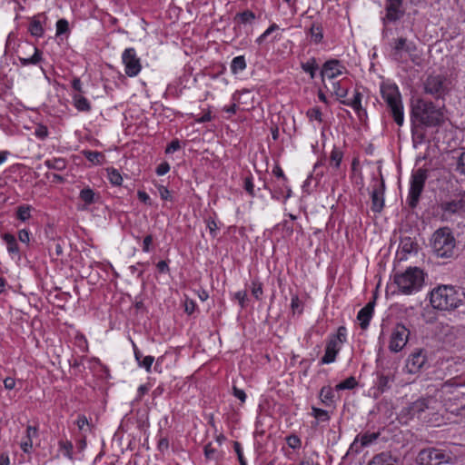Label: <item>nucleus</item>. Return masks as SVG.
<instances>
[{"mask_svg":"<svg viewBox=\"0 0 465 465\" xmlns=\"http://www.w3.org/2000/svg\"><path fill=\"white\" fill-rule=\"evenodd\" d=\"M440 209L450 215L465 213V192L459 193L456 198L450 201L441 203Z\"/></svg>","mask_w":465,"mask_h":465,"instance_id":"obj_13","label":"nucleus"},{"mask_svg":"<svg viewBox=\"0 0 465 465\" xmlns=\"http://www.w3.org/2000/svg\"><path fill=\"white\" fill-rule=\"evenodd\" d=\"M152 242H153V236L151 234L146 235L143 238V251L146 252H149L150 245L152 244Z\"/></svg>","mask_w":465,"mask_h":465,"instance_id":"obj_64","label":"nucleus"},{"mask_svg":"<svg viewBox=\"0 0 465 465\" xmlns=\"http://www.w3.org/2000/svg\"><path fill=\"white\" fill-rule=\"evenodd\" d=\"M427 173L426 171L423 169H418L411 175V186L407 199L408 205L411 209H414L418 205L420 194L425 185Z\"/></svg>","mask_w":465,"mask_h":465,"instance_id":"obj_8","label":"nucleus"},{"mask_svg":"<svg viewBox=\"0 0 465 465\" xmlns=\"http://www.w3.org/2000/svg\"><path fill=\"white\" fill-rule=\"evenodd\" d=\"M34 48V54L29 58L20 57V62L23 65L36 64L42 60V52L36 48Z\"/></svg>","mask_w":465,"mask_h":465,"instance_id":"obj_28","label":"nucleus"},{"mask_svg":"<svg viewBox=\"0 0 465 465\" xmlns=\"http://www.w3.org/2000/svg\"><path fill=\"white\" fill-rule=\"evenodd\" d=\"M181 148L178 139L173 140L165 149V153H173Z\"/></svg>","mask_w":465,"mask_h":465,"instance_id":"obj_52","label":"nucleus"},{"mask_svg":"<svg viewBox=\"0 0 465 465\" xmlns=\"http://www.w3.org/2000/svg\"><path fill=\"white\" fill-rule=\"evenodd\" d=\"M207 223V227L210 231V233L213 237H215L216 236V231L218 230V225L216 223V222L213 220V219H208L206 221Z\"/></svg>","mask_w":465,"mask_h":465,"instance_id":"obj_54","label":"nucleus"},{"mask_svg":"<svg viewBox=\"0 0 465 465\" xmlns=\"http://www.w3.org/2000/svg\"><path fill=\"white\" fill-rule=\"evenodd\" d=\"M448 79L443 75H429L424 82V91L426 94L439 99L448 94Z\"/></svg>","mask_w":465,"mask_h":465,"instance_id":"obj_9","label":"nucleus"},{"mask_svg":"<svg viewBox=\"0 0 465 465\" xmlns=\"http://www.w3.org/2000/svg\"><path fill=\"white\" fill-rule=\"evenodd\" d=\"M46 166L49 169H54V170H64L65 168V161L62 158H56L53 160H48L45 162Z\"/></svg>","mask_w":465,"mask_h":465,"instance_id":"obj_35","label":"nucleus"},{"mask_svg":"<svg viewBox=\"0 0 465 465\" xmlns=\"http://www.w3.org/2000/svg\"><path fill=\"white\" fill-rule=\"evenodd\" d=\"M30 208L29 206H20L17 209V218L23 222L28 220L30 218Z\"/></svg>","mask_w":465,"mask_h":465,"instance_id":"obj_42","label":"nucleus"},{"mask_svg":"<svg viewBox=\"0 0 465 465\" xmlns=\"http://www.w3.org/2000/svg\"><path fill=\"white\" fill-rule=\"evenodd\" d=\"M465 292L452 285L435 287L430 294L431 306L440 311H452L463 304Z\"/></svg>","mask_w":465,"mask_h":465,"instance_id":"obj_2","label":"nucleus"},{"mask_svg":"<svg viewBox=\"0 0 465 465\" xmlns=\"http://www.w3.org/2000/svg\"><path fill=\"white\" fill-rule=\"evenodd\" d=\"M342 69H344V67L341 64L339 60L331 59L324 63L321 74L322 78L326 76L329 79H333L342 74Z\"/></svg>","mask_w":465,"mask_h":465,"instance_id":"obj_17","label":"nucleus"},{"mask_svg":"<svg viewBox=\"0 0 465 465\" xmlns=\"http://www.w3.org/2000/svg\"><path fill=\"white\" fill-rule=\"evenodd\" d=\"M83 153L85 158L93 163H100L101 159L104 158V154L102 153L95 151H84Z\"/></svg>","mask_w":465,"mask_h":465,"instance_id":"obj_36","label":"nucleus"},{"mask_svg":"<svg viewBox=\"0 0 465 465\" xmlns=\"http://www.w3.org/2000/svg\"><path fill=\"white\" fill-rule=\"evenodd\" d=\"M301 66L304 72L310 74L312 79L315 77L316 71L319 69V64L314 57L310 58L306 63H302Z\"/></svg>","mask_w":465,"mask_h":465,"instance_id":"obj_25","label":"nucleus"},{"mask_svg":"<svg viewBox=\"0 0 465 465\" xmlns=\"http://www.w3.org/2000/svg\"><path fill=\"white\" fill-rule=\"evenodd\" d=\"M107 176L112 184L117 185V186L122 184L123 177L120 174V173L118 172V170H116L114 168L107 169Z\"/></svg>","mask_w":465,"mask_h":465,"instance_id":"obj_31","label":"nucleus"},{"mask_svg":"<svg viewBox=\"0 0 465 465\" xmlns=\"http://www.w3.org/2000/svg\"><path fill=\"white\" fill-rule=\"evenodd\" d=\"M37 434H38V431H37V428L36 427L27 426V429H26V438H27V440L30 439L31 440H33V438L37 437Z\"/></svg>","mask_w":465,"mask_h":465,"instance_id":"obj_62","label":"nucleus"},{"mask_svg":"<svg viewBox=\"0 0 465 465\" xmlns=\"http://www.w3.org/2000/svg\"><path fill=\"white\" fill-rule=\"evenodd\" d=\"M169 448V441L167 438H162L158 441L157 449L160 452L163 453Z\"/></svg>","mask_w":465,"mask_h":465,"instance_id":"obj_57","label":"nucleus"},{"mask_svg":"<svg viewBox=\"0 0 465 465\" xmlns=\"http://www.w3.org/2000/svg\"><path fill=\"white\" fill-rule=\"evenodd\" d=\"M394 382V375L392 373H380L378 375V381L374 391V398H378L380 395L389 391L391 388V384Z\"/></svg>","mask_w":465,"mask_h":465,"instance_id":"obj_18","label":"nucleus"},{"mask_svg":"<svg viewBox=\"0 0 465 465\" xmlns=\"http://www.w3.org/2000/svg\"><path fill=\"white\" fill-rule=\"evenodd\" d=\"M79 198L83 201L86 205H90L95 203L99 199V195L96 194L93 189L90 187H85L81 190L79 193Z\"/></svg>","mask_w":465,"mask_h":465,"instance_id":"obj_23","label":"nucleus"},{"mask_svg":"<svg viewBox=\"0 0 465 465\" xmlns=\"http://www.w3.org/2000/svg\"><path fill=\"white\" fill-rule=\"evenodd\" d=\"M153 361L154 358L153 356H145L143 358V360L139 362L138 365L140 367H143L147 371H150Z\"/></svg>","mask_w":465,"mask_h":465,"instance_id":"obj_48","label":"nucleus"},{"mask_svg":"<svg viewBox=\"0 0 465 465\" xmlns=\"http://www.w3.org/2000/svg\"><path fill=\"white\" fill-rule=\"evenodd\" d=\"M358 382L356 379L353 376H351L346 380L342 381L341 382L338 383L335 388L337 391L351 390L355 388Z\"/></svg>","mask_w":465,"mask_h":465,"instance_id":"obj_32","label":"nucleus"},{"mask_svg":"<svg viewBox=\"0 0 465 465\" xmlns=\"http://www.w3.org/2000/svg\"><path fill=\"white\" fill-rule=\"evenodd\" d=\"M19 241L25 243H28L30 241L28 231L23 229L18 232Z\"/></svg>","mask_w":465,"mask_h":465,"instance_id":"obj_63","label":"nucleus"},{"mask_svg":"<svg viewBox=\"0 0 465 465\" xmlns=\"http://www.w3.org/2000/svg\"><path fill=\"white\" fill-rule=\"evenodd\" d=\"M307 115L312 120L315 119V120H318V121L322 122V112H321V110L318 107H314V108L310 109L307 112Z\"/></svg>","mask_w":465,"mask_h":465,"instance_id":"obj_50","label":"nucleus"},{"mask_svg":"<svg viewBox=\"0 0 465 465\" xmlns=\"http://www.w3.org/2000/svg\"><path fill=\"white\" fill-rule=\"evenodd\" d=\"M158 192L163 200H169L171 198L169 190L163 185L158 186Z\"/></svg>","mask_w":465,"mask_h":465,"instance_id":"obj_60","label":"nucleus"},{"mask_svg":"<svg viewBox=\"0 0 465 465\" xmlns=\"http://www.w3.org/2000/svg\"><path fill=\"white\" fill-rule=\"evenodd\" d=\"M138 199L145 204L151 205V199L147 193L144 191H138Z\"/></svg>","mask_w":465,"mask_h":465,"instance_id":"obj_61","label":"nucleus"},{"mask_svg":"<svg viewBox=\"0 0 465 465\" xmlns=\"http://www.w3.org/2000/svg\"><path fill=\"white\" fill-rule=\"evenodd\" d=\"M391 57L398 63H404L406 59L403 54H407L410 59L416 63L419 59L416 54L417 45L414 42L408 40L406 37L401 36L393 39L391 44Z\"/></svg>","mask_w":465,"mask_h":465,"instance_id":"obj_6","label":"nucleus"},{"mask_svg":"<svg viewBox=\"0 0 465 465\" xmlns=\"http://www.w3.org/2000/svg\"><path fill=\"white\" fill-rule=\"evenodd\" d=\"M233 449L237 454L240 465H247V462L242 454V446L238 441H233Z\"/></svg>","mask_w":465,"mask_h":465,"instance_id":"obj_46","label":"nucleus"},{"mask_svg":"<svg viewBox=\"0 0 465 465\" xmlns=\"http://www.w3.org/2000/svg\"><path fill=\"white\" fill-rule=\"evenodd\" d=\"M362 94L359 91H355L353 98L351 100H343L341 103L345 105L352 107L360 117L362 114H366V110L361 106Z\"/></svg>","mask_w":465,"mask_h":465,"instance_id":"obj_21","label":"nucleus"},{"mask_svg":"<svg viewBox=\"0 0 465 465\" xmlns=\"http://www.w3.org/2000/svg\"><path fill=\"white\" fill-rule=\"evenodd\" d=\"M396 459L390 453L382 452L372 458L368 465H394Z\"/></svg>","mask_w":465,"mask_h":465,"instance_id":"obj_22","label":"nucleus"},{"mask_svg":"<svg viewBox=\"0 0 465 465\" xmlns=\"http://www.w3.org/2000/svg\"><path fill=\"white\" fill-rule=\"evenodd\" d=\"M385 183L382 176L379 180L376 177L372 178V191H371V210L374 213H381L384 207V194Z\"/></svg>","mask_w":465,"mask_h":465,"instance_id":"obj_12","label":"nucleus"},{"mask_svg":"<svg viewBox=\"0 0 465 465\" xmlns=\"http://www.w3.org/2000/svg\"><path fill=\"white\" fill-rule=\"evenodd\" d=\"M425 273L419 267H409L402 272L393 275V282L400 292L411 295L420 291L424 284Z\"/></svg>","mask_w":465,"mask_h":465,"instance_id":"obj_3","label":"nucleus"},{"mask_svg":"<svg viewBox=\"0 0 465 465\" xmlns=\"http://www.w3.org/2000/svg\"><path fill=\"white\" fill-rule=\"evenodd\" d=\"M426 362V356L422 350H418L411 353L406 363V369L409 373L418 372Z\"/></svg>","mask_w":465,"mask_h":465,"instance_id":"obj_16","label":"nucleus"},{"mask_svg":"<svg viewBox=\"0 0 465 465\" xmlns=\"http://www.w3.org/2000/svg\"><path fill=\"white\" fill-rule=\"evenodd\" d=\"M35 134L36 137L40 139H45L48 135L47 127L41 124L37 125V127L35 130Z\"/></svg>","mask_w":465,"mask_h":465,"instance_id":"obj_51","label":"nucleus"},{"mask_svg":"<svg viewBox=\"0 0 465 465\" xmlns=\"http://www.w3.org/2000/svg\"><path fill=\"white\" fill-rule=\"evenodd\" d=\"M338 342L335 339H331L326 345L325 353L321 360L322 364H329L335 361L336 355L339 351L337 347Z\"/></svg>","mask_w":465,"mask_h":465,"instance_id":"obj_20","label":"nucleus"},{"mask_svg":"<svg viewBox=\"0 0 465 465\" xmlns=\"http://www.w3.org/2000/svg\"><path fill=\"white\" fill-rule=\"evenodd\" d=\"M410 333L402 323H397L391 334L389 350L391 352L401 351L408 342Z\"/></svg>","mask_w":465,"mask_h":465,"instance_id":"obj_10","label":"nucleus"},{"mask_svg":"<svg viewBox=\"0 0 465 465\" xmlns=\"http://www.w3.org/2000/svg\"><path fill=\"white\" fill-rule=\"evenodd\" d=\"M195 302L193 300L186 299L184 302V311L188 314H192L195 310Z\"/></svg>","mask_w":465,"mask_h":465,"instance_id":"obj_56","label":"nucleus"},{"mask_svg":"<svg viewBox=\"0 0 465 465\" xmlns=\"http://www.w3.org/2000/svg\"><path fill=\"white\" fill-rule=\"evenodd\" d=\"M430 246L438 257L451 258L456 255L457 242L449 227L439 228L433 232Z\"/></svg>","mask_w":465,"mask_h":465,"instance_id":"obj_4","label":"nucleus"},{"mask_svg":"<svg viewBox=\"0 0 465 465\" xmlns=\"http://www.w3.org/2000/svg\"><path fill=\"white\" fill-rule=\"evenodd\" d=\"M69 29L68 22L65 19H59L56 23V35H63Z\"/></svg>","mask_w":465,"mask_h":465,"instance_id":"obj_45","label":"nucleus"},{"mask_svg":"<svg viewBox=\"0 0 465 465\" xmlns=\"http://www.w3.org/2000/svg\"><path fill=\"white\" fill-rule=\"evenodd\" d=\"M386 2V15L382 18L384 25L387 22H395L404 15V11L401 9L402 0H387Z\"/></svg>","mask_w":465,"mask_h":465,"instance_id":"obj_14","label":"nucleus"},{"mask_svg":"<svg viewBox=\"0 0 465 465\" xmlns=\"http://www.w3.org/2000/svg\"><path fill=\"white\" fill-rule=\"evenodd\" d=\"M343 153L341 151L334 148L330 156L331 164L333 165L334 168L338 169L340 167L341 162L342 160Z\"/></svg>","mask_w":465,"mask_h":465,"instance_id":"obj_34","label":"nucleus"},{"mask_svg":"<svg viewBox=\"0 0 465 465\" xmlns=\"http://www.w3.org/2000/svg\"><path fill=\"white\" fill-rule=\"evenodd\" d=\"M444 106L419 98L411 103V133L413 140L421 143L425 138L423 127H436L444 123Z\"/></svg>","mask_w":465,"mask_h":465,"instance_id":"obj_1","label":"nucleus"},{"mask_svg":"<svg viewBox=\"0 0 465 465\" xmlns=\"http://www.w3.org/2000/svg\"><path fill=\"white\" fill-rule=\"evenodd\" d=\"M333 92L338 97H345L348 94V88L343 87L341 82L332 83Z\"/></svg>","mask_w":465,"mask_h":465,"instance_id":"obj_41","label":"nucleus"},{"mask_svg":"<svg viewBox=\"0 0 465 465\" xmlns=\"http://www.w3.org/2000/svg\"><path fill=\"white\" fill-rule=\"evenodd\" d=\"M252 295L257 299L260 300L262 294V283L258 282H252Z\"/></svg>","mask_w":465,"mask_h":465,"instance_id":"obj_49","label":"nucleus"},{"mask_svg":"<svg viewBox=\"0 0 465 465\" xmlns=\"http://www.w3.org/2000/svg\"><path fill=\"white\" fill-rule=\"evenodd\" d=\"M333 391L331 388L330 387H323L321 390L320 397L322 398V401L323 402H326L327 401H332L333 398Z\"/></svg>","mask_w":465,"mask_h":465,"instance_id":"obj_44","label":"nucleus"},{"mask_svg":"<svg viewBox=\"0 0 465 465\" xmlns=\"http://www.w3.org/2000/svg\"><path fill=\"white\" fill-rule=\"evenodd\" d=\"M426 409H428L426 400L420 399L411 403V405L410 406V412L412 415L420 414L423 412Z\"/></svg>","mask_w":465,"mask_h":465,"instance_id":"obj_29","label":"nucleus"},{"mask_svg":"<svg viewBox=\"0 0 465 465\" xmlns=\"http://www.w3.org/2000/svg\"><path fill=\"white\" fill-rule=\"evenodd\" d=\"M286 442H287L288 446L293 450L299 449L302 444L300 438L295 434H292V435L288 436L286 438Z\"/></svg>","mask_w":465,"mask_h":465,"instance_id":"obj_43","label":"nucleus"},{"mask_svg":"<svg viewBox=\"0 0 465 465\" xmlns=\"http://www.w3.org/2000/svg\"><path fill=\"white\" fill-rule=\"evenodd\" d=\"M337 341H339L340 342H343L345 341V339H346V328L344 326H341L339 327L338 331H337V336L336 338H334Z\"/></svg>","mask_w":465,"mask_h":465,"instance_id":"obj_59","label":"nucleus"},{"mask_svg":"<svg viewBox=\"0 0 465 465\" xmlns=\"http://www.w3.org/2000/svg\"><path fill=\"white\" fill-rule=\"evenodd\" d=\"M170 170V165L167 162H163L161 164L158 165V167L156 168V173L158 175H163L165 173H167Z\"/></svg>","mask_w":465,"mask_h":465,"instance_id":"obj_55","label":"nucleus"},{"mask_svg":"<svg viewBox=\"0 0 465 465\" xmlns=\"http://www.w3.org/2000/svg\"><path fill=\"white\" fill-rule=\"evenodd\" d=\"M375 306V300L369 302L362 309L360 310L357 319L360 322L362 330L367 329L372 317Z\"/></svg>","mask_w":465,"mask_h":465,"instance_id":"obj_19","label":"nucleus"},{"mask_svg":"<svg viewBox=\"0 0 465 465\" xmlns=\"http://www.w3.org/2000/svg\"><path fill=\"white\" fill-rule=\"evenodd\" d=\"M232 392H233V395L236 398H238L242 402L245 401L246 394H245V392L242 390L237 388L236 386H233L232 387Z\"/></svg>","mask_w":465,"mask_h":465,"instance_id":"obj_58","label":"nucleus"},{"mask_svg":"<svg viewBox=\"0 0 465 465\" xmlns=\"http://www.w3.org/2000/svg\"><path fill=\"white\" fill-rule=\"evenodd\" d=\"M381 93L395 123L400 126L402 125L404 122L403 105L398 86L396 84H382Z\"/></svg>","mask_w":465,"mask_h":465,"instance_id":"obj_5","label":"nucleus"},{"mask_svg":"<svg viewBox=\"0 0 465 465\" xmlns=\"http://www.w3.org/2000/svg\"><path fill=\"white\" fill-rule=\"evenodd\" d=\"M244 189L251 196H254V185L251 177L244 179Z\"/></svg>","mask_w":465,"mask_h":465,"instance_id":"obj_53","label":"nucleus"},{"mask_svg":"<svg viewBox=\"0 0 465 465\" xmlns=\"http://www.w3.org/2000/svg\"><path fill=\"white\" fill-rule=\"evenodd\" d=\"M74 106L82 112H89L91 105L89 101L83 95L76 94L73 96Z\"/></svg>","mask_w":465,"mask_h":465,"instance_id":"obj_24","label":"nucleus"},{"mask_svg":"<svg viewBox=\"0 0 465 465\" xmlns=\"http://www.w3.org/2000/svg\"><path fill=\"white\" fill-rule=\"evenodd\" d=\"M236 17L239 19V21L241 23L246 24V23H251L252 21H253L255 18V15L252 11L246 10L242 13L238 14L236 15Z\"/></svg>","mask_w":465,"mask_h":465,"instance_id":"obj_39","label":"nucleus"},{"mask_svg":"<svg viewBox=\"0 0 465 465\" xmlns=\"http://www.w3.org/2000/svg\"><path fill=\"white\" fill-rule=\"evenodd\" d=\"M122 61L124 64V72L128 76L134 77L140 73L142 64L134 48H126L122 54Z\"/></svg>","mask_w":465,"mask_h":465,"instance_id":"obj_11","label":"nucleus"},{"mask_svg":"<svg viewBox=\"0 0 465 465\" xmlns=\"http://www.w3.org/2000/svg\"><path fill=\"white\" fill-rule=\"evenodd\" d=\"M60 450L63 454L70 460H73V443L70 440H60L59 441Z\"/></svg>","mask_w":465,"mask_h":465,"instance_id":"obj_33","label":"nucleus"},{"mask_svg":"<svg viewBox=\"0 0 465 465\" xmlns=\"http://www.w3.org/2000/svg\"><path fill=\"white\" fill-rule=\"evenodd\" d=\"M451 460L450 453L433 447L425 448L418 453L416 463L418 465H441Z\"/></svg>","mask_w":465,"mask_h":465,"instance_id":"obj_7","label":"nucleus"},{"mask_svg":"<svg viewBox=\"0 0 465 465\" xmlns=\"http://www.w3.org/2000/svg\"><path fill=\"white\" fill-rule=\"evenodd\" d=\"M29 31L32 35L40 37L44 34V29L41 25V23L39 21H33L30 24Z\"/></svg>","mask_w":465,"mask_h":465,"instance_id":"obj_38","label":"nucleus"},{"mask_svg":"<svg viewBox=\"0 0 465 465\" xmlns=\"http://www.w3.org/2000/svg\"><path fill=\"white\" fill-rule=\"evenodd\" d=\"M380 436V432H365L358 435L350 447L351 451L360 452L363 447L374 442Z\"/></svg>","mask_w":465,"mask_h":465,"instance_id":"obj_15","label":"nucleus"},{"mask_svg":"<svg viewBox=\"0 0 465 465\" xmlns=\"http://www.w3.org/2000/svg\"><path fill=\"white\" fill-rule=\"evenodd\" d=\"M312 416L322 421H326L330 419L328 411L319 408H312Z\"/></svg>","mask_w":465,"mask_h":465,"instance_id":"obj_40","label":"nucleus"},{"mask_svg":"<svg viewBox=\"0 0 465 465\" xmlns=\"http://www.w3.org/2000/svg\"><path fill=\"white\" fill-rule=\"evenodd\" d=\"M204 456L207 460H218L219 453L217 449H215L212 443H208L204 446Z\"/></svg>","mask_w":465,"mask_h":465,"instance_id":"obj_37","label":"nucleus"},{"mask_svg":"<svg viewBox=\"0 0 465 465\" xmlns=\"http://www.w3.org/2000/svg\"><path fill=\"white\" fill-rule=\"evenodd\" d=\"M246 68V62L244 56L239 55L232 59L231 64L232 73L236 74L238 72L242 71Z\"/></svg>","mask_w":465,"mask_h":465,"instance_id":"obj_27","label":"nucleus"},{"mask_svg":"<svg viewBox=\"0 0 465 465\" xmlns=\"http://www.w3.org/2000/svg\"><path fill=\"white\" fill-rule=\"evenodd\" d=\"M456 171L461 174H465V152L461 153L458 157Z\"/></svg>","mask_w":465,"mask_h":465,"instance_id":"obj_47","label":"nucleus"},{"mask_svg":"<svg viewBox=\"0 0 465 465\" xmlns=\"http://www.w3.org/2000/svg\"><path fill=\"white\" fill-rule=\"evenodd\" d=\"M310 34L312 40L316 44L320 43L323 38L322 27L320 24H312L310 28Z\"/></svg>","mask_w":465,"mask_h":465,"instance_id":"obj_30","label":"nucleus"},{"mask_svg":"<svg viewBox=\"0 0 465 465\" xmlns=\"http://www.w3.org/2000/svg\"><path fill=\"white\" fill-rule=\"evenodd\" d=\"M3 240L5 242L7 245V251L10 253H18L19 248L17 245V242L15 237L11 233H5L3 235Z\"/></svg>","mask_w":465,"mask_h":465,"instance_id":"obj_26","label":"nucleus"}]
</instances>
